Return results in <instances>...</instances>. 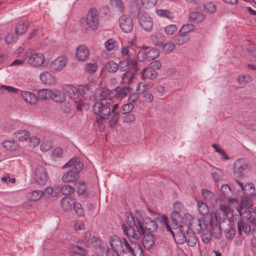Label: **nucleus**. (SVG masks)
I'll return each instance as SVG.
<instances>
[{
	"label": "nucleus",
	"instance_id": "1",
	"mask_svg": "<svg viewBox=\"0 0 256 256\" xmlns=\"http://www.w3.org/2000/svg\"><path fill=\"white\" fill-rule=\"evenodd\" d=\"M211 220H204V230L202 233V240L207 244L211 240L212 236L216 238H219L222 236V230L225 233L226 238L232 240L235 236L234 230L231 228L229 220L222 222L220 225L218 224V216L216 214L210 215Z\"/></svg>",
	"mask_w": 256,
	"mask_h": 256
},
{
	"label": "nucleus",
	"instance_id": "2",
	"mask_svg": "<svg viewBox=\"0 0 256 256\" xmlns=\"http://www.w3.org/2000/svg\"><path fill=\"white\" fill-rule=\"evenodd\" d=\"M66 168L72 169L63 174L62 180L64 183L75 184L79 178V172L83 169V163L78 158H72L62 166V168Z\"/></svg>",
	"mask_w": 256,
	"mask_h": 256
},
{
	"label": "nucleus",
	"instance_id": "3",
	"mask_svg": "<svg viewBox=\"0 0 256 256\" xmlns=\"http://www.w3.org/2000/svg\"><path fill=\"white\" fill-rule=\"evenodd\" d=\"M136 222L132 214H128L126 220L128 226L124 224H122V229L124 235L126 237H130L134 239H140V232L138 231L139 224Z\"/></svg>",
	"mask_w": 256,
	"mask_h": 256
},
{
	"label": "nucleus",
	"instance_id": "4",
	"mask_svg": "<svg viewBox=\"0 0 256 256\" xmlns=\"http://www.w3.org/2000/svg\"><path fill=\"white\" fill-rule=\"evenodd\" d=\"M81 23L86 25L92 30L97 29L99 25V14L96 9L91 8L88 12L85 18L80 20Z\"/></svg>",
	"mask_w": 256,
	"mask_h": 256
},
{
	"label": "nucleus",
	"instance_id": "5",
	"mask_svg": "<svg viewBox=\"0 0 256 256\" xmlns=\"http://www.w3.org/2000/svg\"><path fill=\"white\" fill-rule=\"evenodd\" d=\"M138 223L139 224L140 238L142 235L144 234L146 230L154 232L158 228L156 222L148 218L142 220H138Z\"/></svg>",
	"mask_w": 256,
	"mask_h": 256
},
{
	"label": "nucleus",
	"instance_id": "6",
	"mask_svg": "<svg viewBox=\"0 0 256 256\" xmlns=\"http://www.w3.org/2000/svg\"><path fill=\"white\" fill-rule=\"evenodd\" d=\"M118 66L119 70L122 72L133 70L134 72H137L140 70L138 62L133 56H128L126 60H120Z\"/></svg>",
	"mask_w": 256,
	"mask_h": 256
},
{
	"label": "nucleus",
	"instance_id": "7",
	"mask_svg": "<svg viewBox=\"0 0 256 256\" xmlns=\"http://www.w3.org/2000/svg\"><path fill=\"white\" fill-rule=\"evenodd\" d=\"M220 212H222V217L220 216L218 217V225H220L222 222H225V220H229L230 223V227L231 228L234 230L235 234H236V224H234V222L233 220L234 216L228 218V214L230 212V208L227 206L226 204H220Z\"/></svg>",
	"mask_w": 256,
	"mask_h": 256
},
{
	"label": "nucleus",
	"instance_id": "8",
	"mask_svg": "<svg viewBox=\"0 0 256 256\" xmlns=\"http://www.w3.org/2000/svg\"><path fill=\"white\" fill-rule=\"evenodd\" d=\"M26 54L28 58V64L34 67L41 66L45 60L44 56L41 53L32 54V50L27 52Z\"/></svg>",
	"mask_w": 256,
	"mask_h": 256
},
{
	"label": "nucleus",
	"instance_id": "9",
	"mask_svg": "<svg viewBox=\"0 0 256 256\" xmlns=\"http://www.w3.org/2000/svg\"><path fill=\"white\" fill-rule=\"evenodd\" d=\"M34 178L38 184L40 186L46 184L48 178L46 169L42 166H37L34 170Z\"/></svg>",
	"mask_w": 256,
	"mask_h": 256
},
{
	"label": "nucleus",
	"instance_id": "10",
	"mask_svg": "<svg viewBox=\"0 0 256 256\" xmlns=\"http://www.w3.org/2000/svg\"><path fill=\"white\" fill-rule=\"evenodd\" d=\"M110 110L111 104L106 100L96 102L93 106V111L96 114L106 116Z\"/></svg>",
	"mask_w": 256,
	"mask_h": 256
},
{
	"label": "nucleus",
	"instance_id": "11",
	"mask_svg": "<svg viewBox=\"0 0 256 256\" xmlns=\"http://www.w3.org/2000/svg\"><path fill=\"white\" fill-rule=\"evenodd\" d=\"M160 55L159 50L154 48L146 51L142 50L138 54V58L140 62L148 60L151 61L156 58Z\"/></svg>",
	"mask_w": 256,
	"mask_h": 256
},
{
	"label": "nucleus",
	"instance_id": "12",
	"mask_svg": "<svg viewBox=\"0 0 256 256\" xmlns=\"http://www.w3.org/2000/svg\"><path fill=\"white\" fill-rule=\"evenodd\" d=\"M68 59L64 56H60L52 61L50 65V70L57 72L62 70L66 66Z\"/></svg>",
	"mask_w": 256,
	"mask_h": 256
},
{
	"label": "nucleus",
	"instance_id": "13",
	"mask_svg": "<svg viewBox=\"0 0 256 256\" xmlns=\"http://www.w3.org/2000/svg\"><path fill=\"white\" fill-rule=\"evenodd\" d=\"M128 240L126 238H124V250L122 252V254H132L136 248L140 244L138 243L139 239H134L130 237H127Z\"/></svg>",
	"mask_w": 256,
	"mask_h": 256
},
{
	"label": "nucleus",
	"instance_id": "14",
	"mask_svg": "<svg viewBox=\"0 0 256 256\" xmlns=\"http://www.w3.org/2000/svg\"><path fill=\"white\" fill-rule=\"evenodd\" d=\"M120 26L122 30L126 32H130L134 28V22L132 18L126 15H122L119 18Z\"/></svg>",
	"mask_w": 256,
	"mask_h": 256
},
{
	"label": "nucleus",
	"instance_id": "15",
	"mask_svg": "<svg viewBox=\"0 0 256 256\" xmlns=\"http://www.w3.org/2000/svg\"><path fill=\"white\" fill-rule=\"evenodd\" d=\"M137 18L140 24L144 30L150 31L152 29V19L144 12H140Z\"/></svg>",
	"mask_w": 256,
	"mask_h": 256
},
{
	"label": "nucleus",
	"instance_id": "16",
	"mask_svg": "<svg viewBox=\"0 0 256 256\" xmlns=\"http://www.w3.org/2000/svg\"><path fill=\"white\" fill-rule=\"evenodd\" d=\"M254 196V194L252 193H247L245 196L242 198L241 206L236 208L238 212H239L240 216L244 214V211L242 212L243 208L248 209L252 206V198Z\"/></svg>",
	"mask_w": 256,
	"mask_h": 256
},
{
	"label": "nucleus",
	"instance_id": "17",
	"mask_svg": "<svg viewBox=\"0 0 256 256\" xmlns=\"http://www.w3.org/2000/svg\"><path fill=\"white\" fill-rule=\"evenodd\" d=\"M247 164L244 159H238L234 164V171L235 176L238 178L244 176L242 172L246 169Z\"/></svg>",
	"mask_w": 256,
	"mask_h": 256
},
{
	"label": "nucleus",
	"instance_id": "18",
	"mask_svg": "<svg viewBox=\"0 0 256 256\" xmlns=\"http://www.w3.org/2000/svg\"><path fill=\"white\" fill-rule=\"evenodd\" d=\"M110 244L111 247L115 249V250L119 252L120 254H121L124 250V238L122 240L117 236H112L110 238Z\"/></svg>",
	"mask_w": 256,
	"mask_h": 256
},
{
	"label": "nucleus",
	"instance_id": "19",
	"mask_svg": "<svg viewBox=\"0 0 256 256\" xmlns=\"http://www.w3.org/2000/svg\"><path fill=\"white\" fill-rule=\"evenodd\" d=\"M89 54V50L84 46H80L76 50V56L79 61L86 60L88 58Z\"/></svg>",
	"mask_w": 256,
	"mask_h": 256
},
{
	"label": "nucleus",
	"instance_id": "20",
	"mask_svg": "<svg viewBox=\"0 0 256 256\" xmlns=\"http://www.w3.org/2000/svg\"><path fill=\"white\" fill-rule=\"evenodd\" d=\"M106 115V122L108 123L112 128L115 127L118 121L120 114L118 112H110Z\"/></svg>",
	"mask_w": 256,
	"mask_h": 256
},
{
	"label": "nucleus",
	"instance_id": "21",
	"mask_svg": "<svg viewBox=\"0 0 256 256\" xmlns=\"http://www.w3.org/2000/svg\"><path fill=\"white\" fill-rule=\"evenodd\" d=\"M158 72L153 70L149 66L144 68L141 72V78L142 80H154L158 76Z\"/></svg>",
	"mask_w": 256,
	"mask_h": 256
},
{
	"label": "nucleus",
	"instance_id": "22",
	"mask_svg": "<svg viewBox=\"0 0 256 256\" xmlns=\"http://www.w3.org/2000/svg\"><path fill=\"white\" fill-rule=\"evenodd\" d=\"M129 8L130 14L134 17H137L140 12H144L140 10L138 0H130Z\"/></svg>",
	"mask_w": 256,
	"mask_h": 256
},
{
	"label": "nucleus",
	"instance_id": "23",
	"mask_svg": "<svg viewBox=\"0 0 256 256\" xmlns=\"http://www.w3.org/2000/svg\"><path fill=\"white\" fill-rule=\"evenodd\" d=\"M40 78L42 82L46 84L53 85L56 82L55 78L48 72H42Z\"/></svg>",
	"mask_w": 256,
	"mask_h": 256
},
{
	"label": "nucleus",
	"instance_id": "24",
	"mask_svg": "<svg viewBox=\"0 0 256 256\" xmlns=\"http://www.w3.org/2000/svg\"><path fill=\"white\" fill-rule=\"evenodd\" d=\"M66 98V94L62 90H51L50 99L56 102H62L64 101Z\"/></svg>",
	"mask_w": 256,
	"mask_h": 256
},
{
	"label": "nucleus",
	"instance_id": "25",
	"mask_svg": "<svg viewBox=\"0 0 256 256\" xmlns=\"http://www.w3.org/2000/svg\"><path fill=\"white\" fill-rule=\"evenodd\" d=\"M21 96L24 101L32 104H35L38 102V97L32 92L22 91Z\"/></svg>",
	"mask_w": 256,
	"mask_h": 256
},
{
	"label": "nucleus",
	"instance_id": "26",
	"mask_svg": "<svg viewBox=\"0 0 256 256\" xmlns=\"http://www.w3.org/2000/svg\"><path fill=\"white\" fill-rule=\"evenodd\" d=\"M74 202L75 200L72 196H66L61 200V206L64 210L67 211L72 209Z\"/></svg>",
	"mask_w": 256,
	"mask_h": 256
},
{
	"label": "nucleus",
	"instance_id": "27",
	"mask_svg": "<svg viewBox=\"0 0 256 256\" xmlns=\"http://www.w3.org/2000/svg\"><path fill=\"white\" fill-rule=\"evenodd\" d=\"M155 238L152 234H144L143 238L142 243L145 248L149 250L154 244Z\"/></svg>",
	"mask_w": 256,
	"mask_h": 256
},
{
	"label": "nucleus",
	"instance_id": "28",
	"mask_svg": "<svg viewBox=\"0 0 256 256\" xmlns=\"http://www.w3.org/2000/svg\"><path fill=\"white\" fill-rule=\"evenodd\" d=\"M131 90L132 88L128 86L123 88L116 87L113 92H114V95L118 98H122L130 93Z\"/></svg>",
	"mask_w": 256,
	"mask_h": 256
},
{
	"label": "nucleus",
	"instance_id": "29",
	"mask_svg": "<svg viewBox=\"0 0 256 256\" xmlns=\"http://www.w3.org/2000/svg\"><path fill=\"white\" fill-rule=\"evenodd\" d=\"M235 224L237 225L238 232L240 236L242 235V231H243L246 234H248L250 232L251 228L248 225L244 223V222L241 220L239 219L236 222H234Z\"/></svg>",
	"mask_w": 256,
	"mask_h": 256
},
{
	"label": "nucleus",
	"instance_id": "30",
	"mask_svg": "<svg viewBox=\"0 0 256 256\" xmlns=\"http://www.w3.org/2000/svg\"><path fill=\"white\" fill-rule=\"evenodd\" d=\"M190 38L188 34L180 32V30L179 34L174 37V40L177 45L180 46L187 42Z\"/></svg>",
	"mask_w": 256,
	"mask_h": 256
},
{
	"label": "nucleus",
	"instance_id": "31",
	"mask_svg": "<svg viewBox=\"0 0 256 256\" xmlns=\"http://www.w3.org/2000/svg\"><path fill=\"white\" fill-rule=\"evenodd\" d=\"M64 90L70 98L74 100L78 98L79 92L78 89H77L76 87L68 85L65 87Z\"/></svg>",
	"mask_w": 256,
	"mask_h": 256
},
{
	"label": "nucleus",
	"instance_id": "32",
	"mask_svg": "<svg viewBox=\"0 0 256 256\" xmlns=\"http://www.w3.org/2000/svg\"><path fill=\"white\" fill-rule=\"evenodd\" d=\"M78 92L82 96L87 99L92 93V85H81L78 88Z\"/></svg>",
	"mask_w": 256,
	"mask_h": 256
},
{
	"label": "nucleus",
	"instance_id": "33",
	"mask_svg": "<svg viewBox=\"0 0 256 256\" xmlns=\"http://www.w3.org/2000/svg\"><path fill=\"white\" fill-rule=\"evenodd\" d=\"M135 78V73L131 70L126 71L122 76V82L124 84H130Z\"/></svg>",
	"mask_w": 256,
	"mask_h": 256
},
{
	"label": "nucleus",
	"instance_id": "34",
	"mask_svg": "<svg viewBox=\"0 0 256 256\" xmlns=\"http://www.w3.org/2000/svg\"><path fill=\"white\" fill-rule=\"evenodd\" d=\"M252 81V76L248 74L239 75L236 78L237 83L241 86H245Z\"/></svg>",
	"mask_w": 256,
	"mask_h": 256
},
{
	"label": "nucleus",
	"instance_id": "35",
	"mask_svg": "<svg viewBox=\"0 0 256 256\" xmlns=\"http://www.w3.org/2000/svg\"><path fill=\"white\" fill-rule=\"evenodd\" d=\"M43 196L42 190H35L28 193L26 196L28 200L35 202L39 200Z\"/></svg>",
	"mask_w": 256,
	"mask_h": 256
},
{
	"label": "nucleus",
	"instance_id": "36",
	"mask_svg": "<svg viewBox=\"0 0 256 256\" xmlns=\"http://www.w3.org/2000/svg\"><path fill=\"white\" fill-rule=\"evenodd\" d=\"M110 4L120 13L124 12V5L122 0H110Z\"/></svg>",
	"mask_w": 256,
	"mask_h": 256
},
{
	"label": "nucleus",
	"instance_id": "37",
	"mask_svg": "<svg viewBox=\"0 0 256 256\" xmlns=\"http://www.w3.org/2000/svg\"><path fill=\"white\" fill-rule=\"evenodd\" d=\"M189 18L192 21L198 23L202 22L205 17L200 12H193L190 13Z\"/></svg>",
	"mask_w": 256,
	"mask_h": 256
},
{
	"label": "nucleus",
	"instance_id": "38",
	"mask_svg": "<svg viewBox=\"0 0 256 256\" xmlns=\"http://www.w3.org/2000/svg\"><path fill=\"white\" fill-rule=\"evenodd\" d=\"M114 95V92L106 88H102L100 92V96L102 100H110L111 98Z\"/></svg>",
	"mask_w": 256,
	"mask_h": 256
},
{
	"label": "nucleus",
	"instance_id": "39",
	"mask_svg": "<svg viewBox=\"0 0 256 256\" xmlns=\"http://www.w3.org/2000/svg\"><path fill=\"white\" fill-rule=\"evenodd\" d=\"M30 133L27 130H22L14 133L16 139L20 141H24L28 139L30 137Z\"/></svg>",
	"mask_w": 256,
	"mask_h": 256
},
{
	"label": "nucleus",
	"instance_id": "40",
	"mask_svg": "<svg viewBox=\"0 0 256 256\" xmlns=\"http://www.w3.org/2000/svg\"><path fill=\"white\" fill-rule=\"evenodd\" d=\"M170 218L174 228L176 229L178 228V222L181 219L180 213L178 211L174 210L171 214Z\"/></svg>",
	"mask_w": 256,
	"mask_h": 256
},
{
	"label": "nucleus",
	"instance_id": "41",
	"mask_svg": "<svg viewBox=\"0 0 256 256\" xmlns=\"http://www.w3.org/2000/svg\"><path fill=\"white\" fill-rule=\"evenodd\" d=\"M43 194L46 197L50 198L58 196V192L56 190H54L52 188L48 186L43 191Z\"/></svg>",
	"mask_w": 256,
	"mask_h": 256
},
{
	"label": "nucleus",
	"instance_id": "42",
	"mask_svg": "<svg viewBox=\"0 0 256 256\" xmlns=\"http://www.w3.org/2000/svg\"><path fill=\"white\" fill-rule=\"evenodd\" d=\"M105 68L108 72H115L118 69H119V66L114 62L110 60L105 64Z\"/></svg>",
	"mask_w": 256,
	"mask_h": 256
},
{
	"label": "nucleus",
	"instance_id": "43",
	"mask_svg": "<svg viewBox=\"0 0 256 256\" xmlns=\"http://www.w3.org/2000/svg\"><path fill=\"white\" fill-rule=\"evenodd\" d=\"M192 228L197 234H200L204 230V222L202 223L200 219H196L192 224Z\"/></svg>",
	"mask_w": 256,
	"mask_h": 256
},
{
	"label": "nucleus",
	"instance_id": "44",
	"mask_svg": "<svg viewBox=\"0 0 256 256\" xmlns=\"http://www.w3.org/2000/svg\"><path fill=\"white\" fill-rule=\"evenodd\" d=\"M198 208L200 213L202 216H205L208 213L209 209L207 204L202 202H198Z\"/></svg>",
	"mask_w": 256,
	"mask_h": 256
},
{
	"label": "nucleus",
	"instance_id": "45",
	"mask_svg": "<svg viewBox=\"0 0 256 256\" xmlns=\"http://www.w3.org/2000/svg\"><path fill=\"white\" fill-rule=\"evenodd\" d=\"M51 90L48 89H42L38 92V97L42 100L50 98Z\"/></svg>",
	"mask_w": 256,
	"mask_h": 256
},
{
	"label": "nucleus",
	"instance_id": "46",
	"mask_svg": "<svg viewBox=\"0 0 256 256\" xmlns=\"http://www.w3.org/2000/svg\"><path fill=\"white\" fill-rule=\"evenodd\" d=\"M78 245L74 246L72 249L74 252L78 254L84 255L86 254V250L84 248V245L82 242L78 243Z\"/></svg>",
	"mask_w": 256,
	"mask_h": 256
},
{
	"label": "nucleus",
	"instance_id": "47",
	"mask_svg": "<svg viewBox=\"0 0 256 256\" xmlns=\"http://www.w3.org/2000/svg\"><path fill=\"white\" fill-rule=\"evenodd\" d=\"M74 184L76 192L78 194H84L86 190V186L84 182L77 181Z\"/></svg>",
	"mask_w": 256,
	"mask_h": 256
},
{
	"label": "nucleus",
	"instance_id": "48",
	"mask_svg": "<svg viewBox=\"0 0 256 256\" xmlns=\"http://www.w3.org/2000/svg\"><path fill=\"white\" fill-rule=\"evenodd\" d=\"M186 239V242L189 246H194L196 244L197 238L194 233L188 234Z\"/></svg>",
	"mask_w": 256,
	"mask_h": 256
},
{
	"label": "nucleus",
	"instance_id": "49",
	"mask_svg": "<svg viewBox=\"0 0 256 256\" xmlns=\"http://www.w3.org/2000/svg\"><path fill=\"white\" fill-rule=\"evenodd\" d=\"M204 8L205 12L209 14H214L216 10V5L212 2L204 4Z\"/></svg>",
	"mask_w": 256,
	"mask_h": 256
},
{
	"label": "nucleus",
	"instance_id": "50",
	"mask_svg": "<svg viewBox=\"0 0 256 256\" xmlns=\"http://www.w3.org/2000/svg\"><path fill=\"white\" fill-rule=\"evenodd\" d=\"M201 194L203 198L208 201H211L214 198V193L208 190L203 189Z\"/></svg>",
	"mask_w": 256,
	"mask_h": 256
},
{
	"label": "nucleus",
	"instance_id": "51",
	"mask_svg": "<svg viewBox=\"0 0 256 256\" xmlns=\"http://www.w3.org/2000/svg\"><path fill=\"white\" fill-rule=\"evenodd\" d=\"M158 15L162 17H166L168 19H172L174 18L173 14L166 10H158L156 11Z\"/></svg>",
	"mask_w": 256,
	"mask_h": 256
},
{
	"label": "nucleus",
	"instance_id": "52",
	"mask_svg": "<svg viewBox=\"0 0 256 256\" xmlns=\"http://www.w3.org/2000/svg\"><path fill=\"white\" fill-rule=\"evenodd\" d=\"M74 188L69 184L63 186L61 188L62 193L66 196H68L74 192Z\"/></svg>",
	"mask_w": 256,
	"mask_h": 256
},
{
	"label": "nucleus",
	"instance_id": "53",
	"mask_svg": "<svg viewBox=\"0 0 256 256\" xmlns=\"http://www.w3.org/2000/svg\"><path fill=\"white\" fill-rule=\"evenodd\" d=\"M188 235V234H182L180 232L179 234H177L176 237L174 236V238L178 243L179 244H182L186 242Z\"/></svg>",
	"mask_w": 256,
	"mask_h": 256
},
{
	"label": "nucleus",
	"instance_id": "54",
	"mask_svg": "<svg viewBox=\"0 0 256 256\" xmlns=\"http://www.w3.org/2000/svg\"><path fill=\"white\" fill-rule=\"evenodd\" d=\"M163 50L166 53H170L175 48V44L172 42H168L162 46Z\"/></svg>",
	"mask_w": 256,
	"mask_h": 256
},
{
	"label": "nucleus",
	"instance_id": "55",
	"mask_svg": "<svg viewBox=\"0 0 256 256\" xmlns=\"http://www.w3.org/2000/svg\"><path fill=\"white\" fill-rule=\"evenodd\" d=\"M104 45L108 50L111 51L116 47V42L114 39L110 38L105 42Z\"/></svg>",
	"mask_w": 256,
	"mask_h": 256
},
{
	"label": "nucleus",
	"instance_id": "56",
	"mask_svg": "<svg viewBox=\"0 0 256 256\" xmlns=\"http://www.w3.org/2000/svg\"><path fill=\"white\" fill-rule=\"evenodd\" d=\"M27 26L23 23L16 25L15 33L16 35L22 34L26 30Z\"/></svg>",
	"mask_w": 256,
	"mask_h": 256
},
{
	"label": "nucleus",
	"instance_id": "57",
	"mask_svg": "<svg viewBox=\"0 0 256 256\" xmlns=\"http://www.w3.org/2000/svg\"><path fill=\"white\" fill-rule=\"evenodd\" d=\"M158 0H142L144 6L146 8H153L156 4Z\"/></svg>",
	"mask_w": 256,
	"mask_h": 256
},
{
	"label": "nucleus",
	"instance_id": "58",
	"mask_svg": "<svg viewBox=\"0 0 256 256\" xmlns=\"http://www.w3.org/2000/svg\"><path fill=\"white\" fill-rule=\"evenodd\" d=\"M126 114L123 116L122 121L124 122L130 123L134 122L136 120V116L133 114Z\"/></svg>",
	"mask_w": 256,
	"mask_h": 256
},
{
	"label": "nucleus",
	"instance_id": "59",
	"mask_svg": "<svg viewBox=\"0 0 256 256\" xmlns=\"http://www.w3.org/2000/svg\"><path fill=\"white\" fill-rule=\"evenodd\" d=\"M133 108V104L129 102L128 104L123 105L120 110V111L122 114H128L132 111Z\"/></svg>",
	"mask_w": 256,
	"mask_h": 256
},
{
	"label": "nucleus",
	"instance_id": "60",
	"mask_svg": "<svg viewBox=\"0 0 256 256\" xmlns=\"http://www.w3.org/2000/svg\"><path fill=\"white\" fill-rule=\"evenodd\" d=\"M177 30V26L175 24H170L164 28V32L168 35L172 34Z\"/></svg>",
	"mask_w": 256,
	"mask_h": 256
},
{
	"label": "nucleus",
	"instance_id": "61",
	"mask_svg": "<svg viewBox=\"0 0 256 256\" xmlns=\"http://www.w3.org/2000/svg\"><path fill=\"white\" fill-rule=\"evenodd\" d=\"M15 144L13 141L6 140L3 142L2 146L7 150H13L15 149Z\"/></svg>",
	"mask_w": 256,
	"mask_h": 256
},
{
	"label": "nucleus",
	"instance_id": "62",
	"mask_svg": "<svg viewBox=\"0 0 256 256\" xmlns=\"http://www.w3.org/2000/svg\"><path fill=\"white\" fill-rule=\"evenodd\" d=\"M97 68H98L97 64L95 63L87 64L86 65V70L90 74H93L94 72H96L97 70Z\"/></svg>",
	"mask_w": 256,
	"mask_h": 256
},
{
	"label": "nucleus",
	"instance_id": "63",
	"mask_svg": "<svg viewBox=\"0 0 256 256\" xmlns=\"http://www.w3.org/2000/svg\"><path fill=\"white\" fill-rule=\"evenodd\" d=\"M73 206L76 214L78 216H81L84 214V210L82 206V205L80 203H76L75 202Z\"/></svg>",
	"mask_w": 256,
	"mask_h": 256
},
{
	"label": "nucleus",
	"instance_id": "64",
	"mask_svg": "<svg viewBox=\"0 0 256 256\" xmlns=\"http://www.w3.org/2000/svg\"><path fill=\"white\" fill-rule=\"evenodd\" d=\"M146 90V85L142 82L138 84L136 88V92L138 94H144Z\"/></svg>",
	"mask_w": 256,
	"mask_h": 256
}]
</instances>
